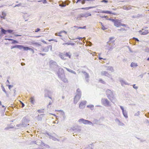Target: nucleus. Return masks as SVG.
<instances>
[{
    "mask_svg": "<svg viewBox=\"0 0 149 149\" xmlns=\"http://www.w3.org/2000/svg\"><path fill=\"white\" fill-rule=\"evenodd\" d=\"M101 29H102L104 30L107 29V28H105L103 25H102V26H101Z\"/></svg>",
    "mask_w": 149,
    "mask_h": 149,
    "instance_id": "nucleus-53",
    "label": "nucleus"
},
{
    "mask_svg": "<svg viewBox=\"0 0 149 149\" xmlns=\"http://www.w3.org/2000/svg\"><path fill=\"white\" fill-rule=\"evenodd\" d=\"M50 63L51 64H53L54 65H56L57 64V63H56L54 61H51L50 62Z\"/></svg>",
    "mask_w": 149,
    "mask_h": 149,
    "instance_id": "nucleus-38",
    "label": "nucleus"
},
{
    "mask_svg": "<svg viewBox=\"0 0 149 149\" xmlns=\"http://www.w3.org/2000/svg\"><path fill=\"white\" fill-rule=\"evenodd\" d=\"M64 33L65 34H67V32L65 31H61L59 32V34H61L62 33Z\"/></svg>",
    "mask_w": 149,
    "mask_h": 149,
    "instance_id": "nucleus-58",
    "label": "nucleus"
},
{
    "mask_svg": "<svg viewBox=\"0 0 149 149\" xmlns=\"http://www.w3.org/2000/svg\"><path fill=\"white\" fill-rule=\"evenodd\" d=\"M0 29H1V35H5L6 34V33L7 32V30H5L2 27H1Z\"/></svg>",
    "mask_w": 149,
    "mask_h": 149,
    "instance_id": "nucleus-19",
    "label": "nucleus"
},
{
    "mask_svg": "<svg viewBox=\"0 0 149 149\" xmlns=\"http://www.w3.org/2000/svg\"><path fill=\"white\" fill-rule=\"evenodd\" d=\"M23 49L24 50H29L31 51V52H32L33 53H34V51L32 49L29 48L28 47H25L24 46V48Z\"/></svg>",
    "mask_w": 149,
    "mask_h": 149,
    "instance_id": "nucleus-16",
    "label": "nucleus"
},
{
    "mask_svg": "<svg viewBox=\"0 0 149 149\" xmlns=\"http://www.w3.org/2000/svg\"><path fill=\"white\" fill-rule=\"evenodd\" d=\"M115 43H113V45L112 44L111 45H107V49L109 51H112L113 48H114Z\"/></svg>",
    "mask_w": 149,
    "mask_h": 149,
    "instance_id": "nucleus-13",
    "label": "nucleus"
},
{
    "mask_svg": "<svg viewBox=\"0 0 149 149\" xmlns=\"http://www.w3.org/2000/svg\"><path fill=\"white\" fill-rule=\"evenodd\" d=\"M77 94L75 96L74 98V103L75 104L77 103L81 97V92L79 89L78 88L77 89Z\"/></svg>",
    "mask_w": 149,
    "mask_h": 149,
    "instance_id": "nucleus-2",
    "label": "nucleus"
},
{
    "mask_svg": "<svg viewBox=\"0 0 149 149\" xmlns=\"http://www.w3.org/2000/svg\"><path fill=\"white\" fill-rule=\"evenodd\" d=\"M21 3H19L18 4H17L16 5H15L14 7V8H15L17 6H18V7H19V6H21Z\"/></svg>",
    "mask_w": 149,
    "mask_h": 149,
    "instance_id": "nucleus-55",
    "label": "nucleus"
},
{
    "mask_svg": "<svg viewBox=\"0 0 149 149\" xmlns=\"http://www.w3.org/2000/svg\"><path fill=\"white\" fill-rule=\"evenodd\" d=\"M30 102L33 104H34L35 102V100L34 97H31L30 98Z\"/></svg>",
    "mask_w": 149,
    "mask_h": 149,
    "instance_id": "nucleus-26",
    "label": "nucleus"
},
{
    "mask_svg": "<svg viewBox=\"0 0 149 149\" xmlns=\"http://www.w3.org/2000/svg\"><path fill=\"white\" fill-rule=\"evenodd\" d=\"M87 43L89 46H91L92 45V43L90 41L88 42Z\"/></svg>",
    "mask_w": 149,
    "mask_h": 149,
    "instance_id": "nucleus-52",
    "label": "nucleus"
},
{
    "mask_svg": "<svg viewBox=\"0 0 149 149\" xmlns=\"http://www.w3.org/2000/svg\"><path fill=\"white\" fill-rule=\"evenodd\" d=\"M2 16L0 15V17L3 19H6V14L5 12L4 11H3L2 13Z\"/></svg>",
    "mask_w": 149,
    "mask_h": 149,
    "instance_id": "nucleus-18",
    "label": "nucleus"
},
{
    "mask_svg": "<svg viewBox=\"0 0 149 149\" xmlns=\"http://www.w3.org/2000/svg\"><path fill=\"white\" fill-rule=\"evenodd\" d=\"M24 48V46L22 45H17L15 46H12L11 47V49H13L14 48H16L19 49H23Z\"/></svg>",
    "mask_w": 149,
    "mask_h": 149,
    "instance_id": "nucleus-10",
    "label": "nucleus"
},
{
    "mask_svg": "<svg viewBox=\"0 0 149 149\" xmlns=\"http://www.w3.org/2000/svg\"><path fill=\"white\" fill-rule=\"evenodd\" d=\"M101 102L102 104L105 106L108 107L111 106L107 98H102Z\"/></svg>",
    "mask_w": 149,
    "mask_h": 149,
    "instance_id": "nucleus-5",
    "label": "nucleus"
},
{
    "mask_svg": "<svg viewBox=\"0 0 149 149\" xmlns=\"http://www.w3.org/2000/svg\"><path fill=\"white\" fill-rule=\"evenodd\" d=\"M45 114H41L40 115H38L37 117V119L38 120H41L43 115Z\"/></svg>",
    "mask_w": 149,
    "mask_h": 149,
    "instance_id": "nucleus-24",
    "label": "nucleus"
},
{
    "mask_svg": "<svg viewBox=\"0 0 149 149\" xmlns=\"http://www.w3.org/2000/svg\"><path fill=\"white\" fill-rule=\"evenodd\" d=\"M40 31V29L39 28H38L36 30L35 32H38V31Z\"/></svg>",
    "mask_w": 149,
    "mask_h": 149,
    "instance_id": "nucleus-64",
    "label": "nucleus"
},
{
    "mask_svg": "<svg viewBox=\"0 0 149 149\" xmlns=\"http://www.w3.org/2000/svg\"><path fill=\"white\" fill-rule=\"evenodd\" d=\"M86 101H82L79 104V108L80 109H84L86 106Z\"/></svg>",
    "mask_w": 149,
    "mask_h": 149,
    "instance_id": "nucleus-7",
    "label": "nucleus"
},
{
    "mask_svg": "<svg viewBox=\"0 0 149 149\" xmlns=\"http://www.w3.org/2000/svg\"><path fill=\"white\" fill-rule=\"evenodd\" d=\"M57 74L59 78H60L63 82L65 83H68V80L65 77V75L63 68H59L58 72Z\"/></svg>",
    "mask_w": 149,
    "mask_h": 149,
    "instance_id": "nucleus-1",
    "label": "nucleus"
},
{
    "mask_svg": "<svg viewBox=\"0 0 149 149\" xmlns=\"http://www.w3.org/2000/svg\"><path fill=\"white\" fill-rule=\"evenodd\" d=\"M100 17L102 18H107V16H100Z\"/></svg>",
    "mask_w": 149,
    "mask_h": 149,
    "instance_id": "nucleus-63",
    "label": "nucleus"
},
{
    "mask_svg": "<svg viewBox=\"0 0 149 149\" xmlns=\"http://www.w3.org/2000/svg\"><path fill=\"white\" fill-rule=\"evenodd\" d=\"M107 70H109L111 72L113 71V67L111 66H109L108 67L107 69Z\"/></svg>",
    "mask_w": 149,
    "mask_h": 149,
    "instance_id": "nucleus-31",
    "label": "nucleus"
},
{
    "mask_svg": "<svg viewBox=\"0 0 149 149\" xmlns=\"http://www.w3.org/2000/svg\"><path fill=\"white\" fill-rule=\"evenodd\" d=\"M45 134H46L47 135L49 136L50 139L51 138L53 134H55V135H56V134L54 133L52 134L50 133H49L48 132H45Z\"/></svg>",
    "mask_w": 149,
    "mask_h": 149,
    "instance_id": "nucleus-23",
    "label": "nucleus"
},
{
    "mask_svg": "<svg viewBox=\"0 0 149 149\" xmlns=\"http://www.w3.org/2000/svg\"><path fill=\"white\" fill-rule=\"evenodd\" d=\"M13 30H11L10 29H8V30H7V31L9 33H12V32H13Z\"/></svg>",
    "mask_w": 149,
    "mask_h": 149,
    "instance_id": "nucleus-48",
    "label": "nucleus"
},
{
    "mask_svg": "<svg viewBox=\"0 0 149 149\" xmlns=\"http://www.w3.org/2000/svg\"><path fill=\"white\" fill-rule=\"evenodd\" d=\"M37 111L39 113H44V109H39Z\"/></svg>",
    "mask_w": 149,
    "mask_h": 149,
    "instance_id": "nucleus-36",
    "label": "nucleus"
},
{
    "mask_svg": "<svg viewBox=\"0 0 149 149\" xmlns=\"http://www.w3.org/2000/svg\"><path fill=\"white\" fill-rule=\"evenodd\" d=\"M70 53L67 52L65 54V56H68L69 57V58H71V55L69 54Z\"/></svg>",
    "mask_w": 149,
    "mask_h": 149,
    "instance_id": "nucleus-37",
    "label": "nucleus"
},
{
    "mask_svg": "<svg viewBox=\"0 0 149 149\" xmlns=\"http://www.w3.org/2000/svg\"><path fill=\"white\" fill-rule=\"evenodd\" d=\"M81 72L83 74V76L84 77L86 82H88L89 81V78L90 77V76L88 73L84 71H82Z\"/></svg>",
    "mask_w": 149,
    "mask_h": 149,
    "instance_id": "nucleus-6",
    "label": "nucleus"
},
{
    "mask_svg": "<svg viewBox=\"0 0 149 149\" xmlns=\"http://www.w3.org/2000/svg\"><path fill=\"white\" fill-rule=\"evenodd\" d=\"M95 7H86V8H81V9H84V10H89V9H91V8H94Z\"/></svg>",
    "mask_w": 149,
    "mask_h": 149,
    "instance_id": "nucleus-32",
    "label": "nucleus"
},
{
    "mask_svg": "<svg viewBox=\"0 0 149 149\" xmlns=\"http://www.w3.org/2000/svg\"><path fill=\"white\" fill-rule=\"evenodd\" d=\"M123 8L124 10H128L129 9H131V8H128L126 6H124L123 7Z\"/></svg>",
    "mask_w": 149,
    "mask_h": 149,
    "instance_id": "nucleus-40",
    "label": "nucleus"
},
{
    "mask_svg": "<svg viewBox=\"0 0 149 149\" xmlns=\"http://www.w3.org/2000/svg\"><path fill=\"white\" fill-rule=\"evenodd\" d=\"M70 2V1L69 0H66L64 3L65 4L68 5Z\"/></svg>",
    "mask_w": 149,
    "mask_h": 149,
    "instance_id": "nucleus-42",
    "label": "nucleus"
},
{
    "mask_svg": "<svg viewBox=\"0 0 149 149\" xmlns=\"http://www.w3.org/2000/svg\"><path fill=\"white\" fill-rule=\"evenodd\" d=\"M99 123V121L97 119H94L93 120V123H92L93 124H90V125L93 126L95 124L97 125Z\"/></svg>",
    "mask_w": 149,
    "mask_h": 149,
    "instance_id": "nucleus-20",
    "label": "nucleus"
},
{
    "mask_svg": "<svg viewBox=\"0 0 149 149\" xmlns=\"http://www.w3.org/2000/svg\"><path fill=\"white\" fill-rule=\"evenodd\" d=\"M51 139H52L54 141H59V140L57 139L56 138L54 137V135H53L51 137Z\"/></svg>",
    "mask_w": 149,
    "mask_h": 149,
    "instance_id": "nucleus-34",
    "label": "nucleus"
},
{
    "mask_svg": "<svg viewBox=\"0 0 149 149\" xmlns=\"http://www.w3.org/2000/svg\"><path fill=\"white\" fill-rule=\"evenodd\" d=\"M99 81L102 84H105V82L104 81H103L101 79H100L99 80Z\"/></svg>",
    "mask_w": 149,
    "mask_h": 149,
    "instance_id": "nucleus-47",
    "label": "nucleus"
},
{
    "mask_svg": "<svg viewBox=\"0 0 149 149\" xmlns=\"http://www.w3.org/2000/svg\"><path fill=\"white\" fill-rule=\"evenodd\" d=\"M120 107L121 109L122 110L123 114L124 117L126 118H128L127 112L126 110H124V108L123 106H120Z\"/></svg>",
    "mask_w": 149,
    "mask_h": 149,
    "instance_id": "nucleus-9",
    "label": "nucleus"
},
{
    "mask_svg": "<svg viewBox=\"0 0 149 149\" xmlns=\"http://www.w3.org/2000/svg\"><path fill=\"white\" fill-rule=\"evenodd\" d=\"M140 112L139 111H138L137 113H135L134 114V116H138L140 114Z\"/></svg>",
    "mask_w": 149,
    "mask_h": 149,
    "instance_id": "nucleus-46",
    "label": "nucleus"
},
{
    "mask_svg": "<svg viewBox=\"0 0 149 149\" xmlns=\"http://www.w3.org/2000/svg\"><path fill=\"white\" fill-rule=\"evenodd\" d=\"M133 39H134L135 40V41H139V40L138 39V38H134V37L133 38Z\"/></svg>",
    "mask_w": 149,
    "mask_h": 149,
    "instance_id": "nucleus-62",
    "label": "nucleus"
},
{
    "mask_svg": "<svg viewBox=\"0 0 149 149\" xmlns=\"http://www.w3.org/2000/svg\"><path fill=\"white\" fill-rule=\"evenodd\" d=\"M12 43L13 44H14L15 43H18V42L17 41V40H14L13 39V40H12Z\"/></svg>",
    "mask_w": 149,
    "mask_h": 149,
    "instance_id": "nucleus-43",
    "label": "nucleus"
},
{
    "mask_svg": "<svg viewBox=\"0 0 149 149\" xmlns=\"http://www.w3.org/2000/svg\"><path fill=\"white\" fill-rule=\"evenodd\" d=\"M38 2H41L42 1L43 3H47V1L46 0H41L38 1Z\"/></svg>",
    "mask_w": 149,
    "mask_h": 149,
    "instance_id": "nucleus-44",
    "label": "nucleus"
},
{
    "mask_svg": "<svg viewBox=\"0 0 149 149\" xmlns=\"http://www.w3.org/2000/svg\"><path fill=\"white\" fill-rule=\"evenodd\" d=\"M87 107L92 108H93L94 107V106L93 105H87Z\"/></svg>",
    "mask_w": 149,
    "mask_h": 149,
    "instance_id": "nucleus-50",
    "label": "nucleus"
},
{
    "mask_svg": "<svg viewBox=\"0 0 149 149\" xmlns=\"http://www.w3.org/2000/svg\"><path fill=\"white\" fill-rule=\"evenodd\" d=\"M120 82L122 86H123L125 85H128L127 83L124 80L122 79H121L120 80Z\"/></svg>",
    "mask_w": 149,
    "mask_h": 149,
    "instance_id": "nucleus-17",
    "label": "nucleus"
},
{
    "mask_svg": "<svg viewBox=\"0 0 149 149\" xmlns=\"http://www.w3.org/2000/svg\"><path fill=\"white\" fill-rule=\"evenodd\" d=\"M85 15L86 16V17H87L89 16H91V14L90 13H85Z\"/></svg>",
    "mask_w": 149,
    "mask_h": 149,
    "instance_id": "nucleus-39",
    "label": "nucleus"
},
{
    "mask_svg": "<svg viewBox=\"0 0 149 149\" xmlns=\"http://www.w3.org/2000/svg\"><path fill=\"white\" fill-rule=\"evenodd\" d=\"M58 56L62 60H64L66 59V58L65 57V54H64L63 53H60L58 55Z\"/></svg>",
    "mask_w": 149,
    "mask_h": 149,
    "instance_id": "nucleus-14",
    "label": "nucleus"
},
{
    "mask_svg": "<svg viewBox=\"0 0 149 149\" xmlns=\"http://www.w3.org/2000/svg\"><path fill=\"white\" fill-rule=\"evenodd\" d=\"M106 95L108 98L113 103H114L113 100L114 99V95L113 92L109 89L106 91Z\"/></svg>",
    "mask_w": 149,
    "mask_h": 149,
    "instance_id": "nucleus-3",
    "label": "nucleus"
},
{
    "mask_svg": "<svg viewBox=\"0 0 149 149\" xmlns=\"http://www.w3.org/2000/svg\"><path fill=\"white\" fill-rule=\"evenodd\" d=\"M6 86H8L7 84H6ZM8 88L10 90L11 88L13 87V86L12 85H8Z\"/></svg>",
    "mask_w": 149,
    "mask_h": 149,
    "instance_id": "nucleus-57",
    "label": "nucleus"
},
{
    "mask_svg": "<svg viewBox=\"0 0 149 149\" xmlns=\"http://www.w3.org/2000/svg\"><path fill=\"white\" fill-rule=\"evenodd\" d=\"M68 71L71 72V73H73L74 74H76V72L74 71L71 69H70L67 68H64Z\"/></svg>",
    "mask_w": 149,
    "mask_h": 149,
    "instance_id": "nucleus-25",
    "label": "nucleus"
},
{
    "mask_svg": "<svg viewBox=\"0 0 149 149\" xmlns=\"http://www.w3.org/2000/svg\"><path fill=\"white\" fill-rule=\"evenodd\" d=\"M130 66L131 67H136L138 66L137 65V63H135L133 62H132L131 63Z\"/></svg>",
    "mask_w": 149,
    "mask_h": 149,
    "instance_id": "nucleus-30",
    "label": "nucleus"
},
{
    "mask_svg": "<svg viewBox=\"0 0 149 149\" xmlns=\"http://www.w3.org/2000/svg\"><path fill=\"white\" fill-rule=\"evenodd\" d=\"M101 74L103 76H105L109 78H110L111 76V74L109 73L107 71H102Z\"/></svg>",
    "mask_w": 149,
    "mask_h": 149,
    "instance_id": "nucleus-8",
    "label": "nucleus"
},
{
    "mask_svg": "<svg viewBox=\"0 0 149 149\" xmlns=\"http://www.w3.org/2000/svg\"><path fill=\"white\" fill-rule=\"evenodd\" d=\"M100 54H99V57H98L99 59L100 60H102V59H103V60H106V58H101V57H100Z\"/></svg>",
    "mask_w": 149,
    "mask_h": 149,
    "instance_id": "nucleus-54",
    "label": "nucleus"
},
{
    "mask_svg": "<svg viewBox=\"0 0 149 149\" xmlns=\"http://www.w3.org/2000/svg\"><path fill=\"white\" fill-rule=\"evenodd\" d=\"M48 47H49V48H50V49L51 51H52V46L51 45H48Z\"/></svg>",
    "mask_w": 149,
    "mask_h": 149,
    "instance_id": "nucleus-60",
    "label": "nucleus"
},
{
    "mask_svg": "<svg viewBox=\"0 0 149 149\" xmlns=\"http://www.w3.org/2000/svg\"><path fill=\"white\" fill-rule=\"evenodd\" d=\"M84 124H88L90 125V124H92V122L89 120H85Z\"/></svg>",
    "mask_w": 149,
    "mask_h": 149,
    "instance_id": "nucleus-29",
    "label": "nucleus"
},
{
    "mask_svg": "<svg viewBox=\"0 0 149 149\" xmlns=\"http://www.w3.org/2000/svg\"><path fill=\"white\" fill-rule=\"evenodd\" d=\"M107 19V20H109L111 21L112 22H114V21L115 20V19H111V18L107 19Z\"/></svg>",
    "mask_w": 149,
    "mask_h": 149,
    "instance_id": "nucleus-49",
    "label": "nucleus"
},
{
    "mask_svg": "<svg viewBox=\"0 0 149 149\" xmlns=\"http://www.w3.org/2000/svg\"><path fill=\"white\" fill-rule=\"evenodd\" d=\"M16 127H24L23 126V125H22V123L21 124H19L17 125Z\"/></svg>",
    "mask_w": 149,
    "mask_h": 149,
    "instance_id": "nucleus-41",
    "label": "nucleus"
},
{
    "mask_svg": "<svg viewBox=\"0 0 149 149\" xmlns=\"http://www.w3.org/2000/svg\"><path fill=\"white\" fill-rule=\"evenodd\" d=\"M72 130L73 131H77V132H79L81 130L79 129H77L75 127H73L72 128Z\"/></svg>",
    "mask_w": 149,
    "mask_h": 149,
    "instance_id": "nucleus-35",
    "label": "nucleus"
},
{
    "mask_svg": "<svg viewBox=\"0 0 149 149\" xmlns=\"http://www.w3.org/2000/svg\"><path fill=\"white\" fill-rule=\"evenodd\" d=\"M113 39V38H110L109 41L107 42V44L108 43H109L108 45H111L112 44L113 45V43H114V40H112Z\"/></svg>",
    "mask_w": 149,
    "mask_h": 149,
    "instance_id": "nucleus-21",
    "label": "nucleus"
},
{
    "mask_svg": "<svg viewBox=\"0 0 149 149\" xmlns=\"http://www.w3.org/2000/svg\"><path fill=\"white\" fill-rule=\"evenodd\" d=\"M115 121L116 123H118V124L119 125L123 126L125 125V124L123 123L120 121L118 118H116Z\"/></svg>",
    "mask_w": 149,
    "mask_h": 149,
    "instance_id": "nucleus-15",
    "label": "nucleus"
},
{
    "mask_svg": "<svg viewBox=\"0 0 149 149\" xmlns=\"http://www.w3.org/2000/svg\"><path fill=\"white\" fill-rule=\"evenodd\" d=\"M61 114L63 115V117L64 118H65V116L64 115V112L63 111H62L61 113Z\"/></svg>",
    "mask_w": 149,
    "mask_h": 149,
    "instance_id": "nucleus-51",
    "label": "nucleus"
},
{
    "mask_svg": "<svg viewBox=\"0 0 149 149\" xmlns=\"http://www.w3.org/2000/svg\"><path fill=\"white\" fill-rule=\"evenodd\" d=\"M42 51L45 52H47L49 51V47L48 46L42 49Z\"/></svg>",
    "mask_w": 149,
    "mask_h": 149,
    "instance_id": "nucleus-22",
    "label": "nucleus"
},
{
    "mask_svg": "<svg viewBox=\"0 0 149 149\" xmlns=\"http://www.w3.org/2000/svg\"><path fill=\"white\" fill-rule=\"evenodd\" d=\"M52 104V103L51 102V101H50L49 103V104H48V105L47 106V107L49 108L50 107H51L50 106L49 107V105H51Z\"/></svg>",
    "mask_w": 149,
    "mask_h": 149,
    "instance_id": "nucleus-56",
    "label": "nucleus"
},
{
    "mask_svg": "<svg viewBox=\"0 0 149 149\" xmlns=\"http://www.w3.org/2000/svg\"><path fill=\"white\" fill-rule=\"evenodd\" d=\"M139 17V15H137L133 16H132V17L133 18H136Z\"/></svg>",
    "mask_w": 149,
    "mask_h": 149,
    "instance_id": "nucleus-59",
    "label": "nucleus"
},
{
    "mask_svg": "<svg viewBox=\"0 0 149 149\" xmlns=\"http://www.w3.org/2000/svg\"><path fill=\"white\" fill-rule=\"evenodd\" d=\"M1 87L2 88V89L3 91L4 92H6V91L5 88H4L3 86L2 85L1 86Z\"/></svg>",
    "mask_w": 149,
    "mask_h": 149,
    "instance_id": "nucleus-45",
    "label": "nucleus"
},
{
    "mask_svg": "<svg viewBox=\"0 0 149 149\" xmlns=\"http://www.w3.org/2000/svg\"><path fill=\"white\" fill-rule=\"evenodd\" d=\"M114 26L117 27H118L120 26L121 22L118 19H116L114 22Z\"/></svg>",
    "mask_w": 149,
    "mask_h": 149,
    "instance_id": "nucleus-11",
    "label": "nucleus"
},
{
    "mask_svg": "<svg viewBox=\"0 0 149 149\" xmlns=\"http://www.w3.org/2000/svg\"><path fill=\"white\" fill-rule=\"evenodd\" d=\"M85 120V119H84L83 118H81V119H79L78 120V122L79 123L81 122L84 124Z\"/></svg>",
    "mask_w": 149,
    "mask_h": 149,
    "instance_id": "nucleus-33",
    "label": "nucleus"
},
{
    "mask_svg": "<svg viewBox=\"0 0 149 149\" xmlns=\"http://www.w3.org/2000/svg\"><path fill=\"white\" fill-rule=\"evenodd\" d=\"M86 1V0H83L81 1V3L82 4H84L85 3V1Z\"/></svg>",
    "mask_w": 149,
    "mask_h": 149,
    "instance_id": "nucleus-61",
    "label": "nucleus"
},
{
    "mask_svg": "<svg viewBox=\"0 0 149 149\" xmlns=\"http://www.w3.org/2000/svg\"><path fill=\"white\" fill-rule=\"evenodd\" d=\"M74 28H76V30H77L79 29H86V26H84L83 27H80V26H74L73 27Z\"/></svg>",
    "mask_w": 149,
    "mask_h": 149,
    "instance_id": "nucleus-28",
    "label": "nucleus"
},
{
    "mask_svg": "<svg viewBox=\"0 0 149 149\" xmlns=\"http://www.w3.org/2000/svg\"><path fill=\"white\" fill-rule=\"evenodd\" d=\"M30 120L27 119L26 117H24L22 120V123L23 127H26L29 124L28 123L29 122Z\"/></svg>",
    "mask_w": 149,
    "mask_h": 149,
    "instance_id": "nucleus-4",
    "label": "nucleus"
},
{
    "mask_svg": "<svg viewBox=\"0 0 149 149\" xmlns=\"http://www.w3.org/2000/svg\"><path fill=\"white\" fill-rule=\"evenodd\" d=\"M139 32L140 34L141 35H146L148 33V30L143 29L139 31Z\"/></svg>",
    "mask_w": 149,
    "mask_h": 149,
    "instance_id": "nucleus-12",
    "label": "nucleus"
},
{
    "mask_svg": "<svg viewBox=\"0 0 149 149\" xmlns=\"http://www.w3.org/2000/svg\"><path fill=\"white\" fill-rule=\"evenodd\" d=\"M98 13H106L108 14H111L112 12L111 11L107 10V11H101L100 12H98Z\"/></svg>",
    "mask_w": 149,
    "mask_h": 149,
    "instance_id": "nucleus-27",
    "label": "nucleus"
}]
</instances>
